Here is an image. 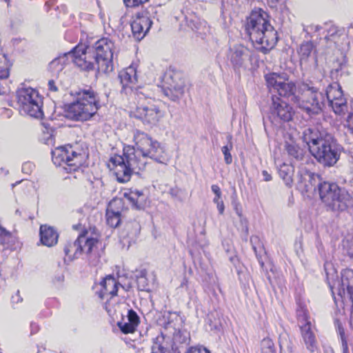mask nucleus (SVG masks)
I'll use <instances>...</instances> for the list:
<instances>
[{
  "instance_id": "56",
  "label": "nucleus",
  "mask_w": 353,
  "mask_h": 353,
  "mask_svg": "<svg viewBox=\"0 0 353 353\" xmlns=\"http://www.w3.org/2000/svg\"><path fill=\"white\" fill-rule=\"evenodd\" d=\"M189 26H190V27L191 28L192 30H194V28H196L194 24H193L192 26L191 24H190Z\"/></svg>"
},
{
  "instance_id": "33",
  "label": "nucleus",
  "mask_w": 353,
  "mask_h": 353,
  "mask_svg": "<svg viewBox=\"0 0 353 353\" xmlns=\"http://www.w3.org/2000/svg\"><path fill=\"white\" fill-rule=\"evenodd\" d=\"M285 150L290 157L296 161H303L305 157V152L299 146L294 143H287Z\"/></svg>"
},
{
  "instance_id": "2",
  "label": "nucleus",
  "mask_w": 353,
  "mask_h": 353,
  "mask_svg": "<svg viewBox=\"0 0 353 353\" xmlns=\"http://www.w3.org/2000/svg\"><path fill=\"white\" fill-rule=\"evenodd\" d=\"M114 42L108 38L98 40L92 46H77L68 53L74 63L83 70L108 73L113 70Z\"/></svg>"
},
{
  "instance_id": "28",
  "label": "nucleus",
  "mask_w": 353,
  "mask_h": 353,
  "mask_svg": "<svg viewBox=\"0 0 353 353\" xmlns=\"http://www.w3.org/2000/svg\"><path fill=\"white\" fill-rule=\"evenodd\" d=\"M299 56L301 65L307 64L309 62L310 57H313L314 63L316 65V50L314 43L312 41L303 42L297 50Z\"/></svg>"
},
{
  "instance_id": "20",
  "label": "nucleus",
  "mask_w": 353,
  "mask_h": 353,
  "mask_svg": "<svg viewBox=\"0 0 353 353\" xmlns=\"http://www.w3.org/2000/svg\"><path fill=\"white\" fill-rule=\"evenodd\" d=\"M337 293L341 298L347 296L352 302V312L350 319V325L353 330V270L346 269L341 272V283H338Z\"/></svg>"
},
{
  "instance_id": "55",
  "label": "nucleus",
  "mask_w": 353,
  "mask_h": 353,
  "mask_svg": "<svg viewBox=\"0 0 353 353\" xmlns=\"http://www.w3.org/2000/svg\"><path fill=\"white\" fill-rule=\"evenodd\" d=\"M349 253H350V256H351L352 257H353V241H352V244H351V246H350V248Z\"/></svg>"
},
{
  "instance_id": "44",
  "label": "nucleus",
  "mask_w": 353,
  "mask_h": 353,
  "mask_svg": "<svg viewBox=\"0 0 353 353\" xmlns=\"http://www.w3.org/2000/svg\"><path fill=\"white\" fill-rule=\"evenodd\" d=\"M240 219V223L241 227V230L246 235L248 234V220L241 215V217H239Z\"/></svg>"
},
{
  "instance_id": "24",
  "label": "nucleus",
  "mask_w": 353,
  "mask_h": 353,
  "mask_svg": "<svg viewBox=\"0 0 353 353\" xmlns=\"http://www.w3.org/2000/svg\"><path fill=\"white\" fill-rule=\"evenodd\" d=\"M123 207L121 199H114L109 203L106 210V221L112 228H117L121 222V211Z\"/></svg>"
},
{
  "instance_id": "1",
  "label": "nucleus",
  "mask_w": 353,
  "mask_h": 353,
  "mask_svg": "<svg viewBox=\"0 0 353 353\" xmlns=\"http://www.w3.org/2000/svg\"><path fill=\"white\" fill-rule=\"evenodd\" d=\"M135 147L123 148V155H114L110 159L108 167L119 183L130 181L133 173H138L145 167L146 158L162 163L163 150L160 143L153 141L146 133L140 130L134 132Z\"/></svg>"
},
{
  "instance_id": "21",
  "label": "nucleus",
  "mask_w": 353,
  "mask_h": 353,
  "mask_svg": "<svg viewBox=\"0 0 353 353\" xmlns=\"http://www.w3.org/2000/svg\"><path fill=\"white\" fill-rule=\"evenodd\" d=\"M121 84L122 85V92L135 98V92H145L141 88H134L137 81V70L134 66H130L120 72L119 74Z\"/></svg>"
},
{
  "instance_id": "54",
  "label": "nucleus",
  "mask_w": 353,
  "mask_h": 353,
  "mask_svg": "<svg viewBox=\"0 0 353 353\" xmlns=\"http://www.w3.org/2000/svg\"><path fill=\"white\" fill-rule=\"evenodd\" d=\"M221 195L215 196V197L213 199L214 203L216 204V203H219L220 202H222L223 201L221 200Z\"/></svg>"
},
{
  "instance_id": "32",
  "label": "nucleus",
  "mask_w": 353,
  "mask_h": 353,
  "mask_svg": "<svg viewBox=\"0 0 353 353\" xmlns=\"http://www.w3.org/2000/svg\"><path fill=\"white\" fill-rule=\"evenodd\" d=\"M14 241L15 237L14 235L0 225V245L3 248L8 249L14 244Z\"/></svg>"
},
{
  "instance_id": "30",
  "label": "nucleus",
  "mask_w": 353,
  "mask_h": 353,
  "mask_svg": "<svg viewBox=\"0 0 353 353\" xmlns=\"http://www.w3.org/2000/svg\"><path fill=\"white\" fill-rule=\"evenodd\" d=\"M124 196L132 203V205L137 209H141L144 205L145 196L141 191L130 190L129 192H125Z\"/></svg>"
},
{
  "instance_id": "53",
  "label": "nucleus",
  "mask_w": 353,
  "mask_h": 353,
  "mask_svg": "<svg viewBox=\"0 0 353 353\" xmlns=\"http://www.w3.org/2000/svg\"><path fill=\"white\" fill-rule=\"evenodd\" d=\"M216 207H217L219 214H223L224 212V210H225L223 201L216 203Z\"/></svg>"
},
{
  "instance_id": "58",
  "label": "nucleus",
  "mask_w": 353,
  "mask_h": 353,
  "mask_svg": "<svg viewBox=\"0 0 353 353\" xmlns=\"http://www.w3.org/2000/svg\"><path fill=\"white\" fill-rule=\"evenodd\" d=\"M319 30V26H315V30H316V31H317V30Z\"/></svg>"
},
{
  "instance_id": "8",
  "label": "nucleus",
  "mask_w": 353,
  "mask_h": 353,
  "mask_svg": "<svg viewBox=\"0 0 353 353\" xmlns=\"http://www.w3.org/2000/svg\"><path fill=\"white\" fill-rule=\"evenodd\" d=\"M99 241L97 238H86L80 234L74 241H68L64 247V252L70 259L78 258L83 252L87 254V259L92 265H97L100 261L99 250Z\"/></svg>"
},
{
  "instance_id": "14",
  "label": "nucleus",
  "mask_w": 353,
  "mask_h": 353,
  "mask_svg": "<svg viewBox=\"0 0 353 353\" xmlns=\"http://www.w3.org/2000/svg\"><path fill=\"white\" fill-rule=\"evenodd\" d=\"M266 83L270 91L277 92L283 97H292L295 101L296 86L293 82L288 81V75L285 72H272L265 76Z\"/></svg>"
},
{
  "instance_id": "59",
  "label": "nucleus",
  "mask_w": 353,
  "mask_h": 353,
  "mask_svg": "<svg viewBox=\"0 0 353 353\" xmlns=\"http://www.w3.org/2000/svg\"><path fill=\"white\" fill-rule=\"evenodd\" d=\"M4 1L8 3V6H9V5H10V0H4Z\"/></svg>"
},
{
  "instance_id": "25",
  "label": "nucleus",
  "mask_w": 353,
  "mask_h": 353,
  "mask_svg": "<svg viewBox=\"0 0 353 353\" xmlns=\"http://www.w3.org/2000/svg\"><path fill=\"white\" fill-rule=\"evenodd\" d=\"M139 323V317L133 310H128V315L117 323V325L123 334H131L136 331Z\"/></svg>"
},
{
  "instance_id": "36",
  "label": "nucleus",
  "mask_w": 353,
  "mask_h": 353,
  "mask_svg": "<svg viewBox=\"0 0 353 353\" xmlns=\"http://www.w3.org/2000/svg\"><path fill=\"white\" fill-rule=\"evenodd\" d=\"M10 63L5 54L0 55V79H6L9 76Z\"/></svg>"
},
{
  "instance_id": "26",
  "label": "nucleus",
  "mask_w": 353,
  "mask_h": 353,
  "mask_svg": "<svg viewBox=\"0 0 353 353\" xmlns=\"http://www.w3.org/2000/svg\"><path fill=\"white\" fill-rule=\"evenodd\" d=\"M315 177L317 176L307 170H300L296 177L297 188L302 192L310 191L315 185Z\"/></svg>"
},
{
  "instance_id": "16",
  "label": "nucleus",
  "mask_w": 353,
  "mask_h": 353,
  "mask_svg": "<svg viewBox=\"0 0 353 353\" xmlns=\"http://www.w3.org/2000/svg\"><path fill=\"white\" fill-rule=\"evenodd\" d=\"M296 316L301 336L306 348L310 352H314L317 350L318 343L312 329V323L309 321L307 310L303 307H300V308L296 310Z\"/></svg>"
},
{
  "instance_id": "9",
  "label": "nucleus",
  "mask_w": 353,
  "mask_h": 353,
  "mask_svg": "<svg viewBox=\"0 0 353 353\" xmlns=\"http://www.w3.org/2000/svg\"><path fill=\"white\" fill-rule=\"evenodd\" d=\"M137 100L136 109L131 112V117L139 119L144 125H155L163 117L154 99L148 96L145 92H135Z\"/></svg>"
},
{
  "instance_id": "48",
  "label": "nucleus",
  "mask_w": 353,
  "mask_h": 353,
  "mask_svg": "<svg viewBox=\"0 0 353 353\" xmlns=\"http://www.w3.org/2000/svg\"><path fill=\"white\" fill-rule=\"evenodd\" d=\"M234 210L236 212V214L238 215L239 217H241L242 214V209L241 207V205L238 203H233Z\"/></svg>"
},
{
  "instance_id": "11",
  "label": "nucleus",
  "mask_w": 353,
  "mask_h": 353,
  "mask_svg": "<svg viewBox=\"0 0 353 353\" xmlns=\"http://www.w3.org/2000/svg\"><path fill=\"white\" fill-rule=\"evenodd\" d=\"M83 150L75 145H67L52 151V161L57 166H62L67 172L77 171L82 165Z\"/></svg>"
},
{
  "instance_id": "18",
  "label": "nucleus",
  "mask_w": 353,
  "mask_h": 353,
  "mask_svg": "<svg viewBox=\"0 0 353 353\" xmlns=\"http://www.w3.org/2000/svg\"><path fill=\"white\" fill-rule=\"evenodd\" d=\"M325 101L336 114H341L347 110L346 99L343 96L341 87L337 82L328 85L325 91Z\"/></svg>"
},
{
  "instance_id": "40",
  "label": "nucleus",
  "mask_w": 353,
  "mask_h": 353,
  "mask_svg": "<svg viewBox=\"0 0 353 353\" xmlns=\"http://www.w3.org/2000/svg\"><path fill=\"white\" fill-rule=\"evenodd\" d=\"M339 334L341 336V343H342L343 353H349L347 343V341L345 337L344 330L342 328H341L340 327H339Z\"/></svg>"
},
{
  "instance_id": "19",
  "label": "nucleus",
  "mask_w": 353,
  "mask_h": 353,
  "mask_svg": "<svg viewBox=\"0 0 353 353\" xmlns=\"http://www.w3.org/2000/svg\"><path fill=\"white\" fill-rule=\"evenodd\" d=\"M270 108V118L275 122H288L292 119L293 108L283 99L273 96Z\"/></svg>"
},
{
  "instance_id": "29",
  "label": "nucleus",
  "mask_w": 353,
  "mask_h": 353,
  "mask_svg": "<svg viewBox=\"0 0 353 353\" xmlns=\"http://www.w3.org/2000/svg\"><path fill=\"white\" fill-rule=\"evenodd\" d=\"M101 285L103 288L102 298L105 295L116 296L117 294L118 286L120 285L112 275L107 276L101 283Z\"/></svg>"
},
{
  "instance_id": "6",
  "label": "nucleus",
  "mask_w": 353,
  "mask_h": 353,
  "mask_svg": "<svg viewBox=\"0 0 353 353\" xmlns=\"http://www.w3.org/2000/svg\"><path fill=\"white\" fill-rule=\"evenodd\" d=\"M75 99L65 108V117L74 121H88L98 111L100 105L97 94L91 88L72 91Z\"/></svg>"
},
{
  "instance_id": "37",
  "label": "nucleus",
  "mask_w": 353,
  "mask_h": 353,
  "mask_svg": "<svg viewBox=\"0 0 353 353\" xmlns=\"http://www.w3.org/2000/svg\"><path fill=\"white\" fill-rule=\"evenodd\" d=\"M227 139L228 140V144L222 147L221 151L224 155V160L225 163L230 164L232 162V157L230 154V151L232 150L233 148L232 143L231 141L232 136L228 135L227 137Z\"/></svg>"
},
{
  "instance_id": "43",
  "label": "nucleus",
  "mask_w": 353,
  "mask_h": 353,
  "mask_svg": "<svg viewBox=\"0 0 353 353\" xmlns=\"http://www.w3.org/2000/svg\"><path fill=\"white\" fill-rule=\"evenodd\" d=\"M34 168L33 163L30 162H26L22 165L21 170L23 173L29 174L32 172Z\"/></svg>"
},
{
  "instance_id": "35",
  "label": "nucleus",
  "mask_w": 353,
  "mask_h": 353,
  "mask_svg": "<svg viewBox=\"0 0 353 353\" xmlns=\"http://www.w3.org/2000/svg\"><path fill=\"white\" fill-rule=\"evenodd\" d=\"M66 54L53 59L49 64V68L52 72L58 74L61 72L65 64Z\"/></svg>"
},
{
  "instance_id": "45",
  "label": "nucleus",
  "mask_w": 353,
  "mask_h": 353,
  "mask_svg": "<svg viewBox=\"0 0 353 353\" xmlns=\"http://www.w3.org/2000/svg\"><path fill=\"white\" fill-rule=\"evenodd\" d=\"M261 345L263 347V349L266 347L270 350V352L273 353L274 343L271 339H264L262 341Z\"/></svg>"
},
{
  "instance_id": "39",
  "label": "nucleus",
  "mask_w": 353,
  "mask_h": 353,
  "mask_svg": "<svg viewBox=\"0 0 353 353\" xmlns=\"http://www.w3.org/2000/svg\"><path fill=\"white\" fill-rule=\"evenodd\" d=\"M344 126L350 134H353V112L347 115Z\"/></svg>"
},
{
  "instance_id": "10",
  "label": "nucleus",
  "mask_w": 353,
  "mask_h": 353,
  "mask_svg": "<svg viewBox=\"0 0 353 353\" xmlns=\"http://www.w3.org/2000/svg\"><path fill=\"white\" fill-rule=\"evenodd\" d=\"M300 88L302 93L295 97V103L311 117L320 114L325 105V94L310 83H303Z\"/></svg>"
},
{
  "instance_id": "12",
  "label": "nucleus",
  "mask_w": 353,
  "mask_h": 353,
  "mask_svg": "<svg viewBox=\"0 0 353 353\" xmlns=\"http://www.w3.org/2000/svg\"><path fill=\"white\" fill-rule=\"evenodd\" d=\"M17 97L21 112L37 119L43 117V101L37 90L21 84L17 91Z\"/></svg>"
},
{
  "instance_id": "27",
  "label": "nucleus",
  "mask_w": 353,
  "mask_h": 353,
  "mask_svg": "<svg viewBox=\"0 0 353 353\" xmlns=\"http://www.w3.org/2000/svg\"><path fill=\"white\" fill-rule=\"evenodd\" d=\"M59 234L57 232L50 226L46 225L40 227V241L43 245L47 247L54 246L57 243Z\"/></svg>"
},
{
  "instance_id": "7",
  "label": "nucleus",
  "mask_w": 353,
  "mask_h": 353,
  "mask_svg": "<svg viewBox=\"0 0 353 353\" xmlns=\"http://www.w3.org/2000/svg\"><path fill=\"white\" fill-rule=\"evenodd\" d=\"M321 200L327 211L336 214L353 207V197L347 190L340 188L336 183L323 181L318 185Z\"/></svg>"
},
{
  "instance_id": "3",
  "label": "nucleus",
  "mask_w": 353,
  "mask_h": 353,
  "mask_svg": "<svg viewBox=\"0 0 353 353\" xmlns=\"http://www.w3.org/2000/svg\"><path fill=\"white\" fill-rule=\"evenodd\" d=\"M268 14L261 9L254 10L247 20L245 30L255 47L264 54L277 43V32L268 20Z\"/></svg>"
},
{
  "instance_id": "46",
  "label": "nucleus",
  "mask_w": 353,
  "mask_h": 353,
  "mask_svg": "<svg viewBox=\"0 0 353 353\" xmlns=\"http://www.w3.org/2000/svg\"><path fill=\"white\" fill-rule=\"evenodd\" d=\"M137 284L139 288H141V290H143L146 284V278L145 275L141 273V275L137 278Z\"/></svg>"
},
{
  "instance_id": "34",
  "label": "nucleus",
  "mask_w": 353,
  "mask_h": 353,
  "mask_svg": "<svg viewBox=\"0 0 353 353\" xmlns=\"http://www.w3.org/2000/svg\"><path fill=\"white\" fill-rule=\"evenodd\" d=\"M152 353H169L165 345V336L162 334L153 340Z\"/></svg>"
},
{
  "instance_id": "49",
  "label": "nucleus",
  "mask_w": 353,
  "mask_h": 353,
  "mask_svg": "<svg viewBox=\"0 0 353 353\" xmlns=\"http://www.w3.org/2000/svg\"><path fill=\"white\" fill-rule=\"evenodd\" d=\"M48 89L50 91L57 92L58 90L57 87L55 85V83L53 80H50L48 81Z\"/></svg>"
},
{
  "instance_id": "23",
  "label": "nucleus",
  "mask_w": 353,
  "mask_h": 353,
  "mask_svg": "<svg viewBox=\"0 0 353 353\" xmlns=\"http://www.w3.org/2000/svg\"><path fill=\"white\" fill-rule=\"evenodd\" d=\"M326 131H320L316 128H306L303 131V141L308 145L310 152L313 150L312 146H318L321 141L324 140L325 135H329Z\"/></svg>"
},
{
  "instance_id": "57",
  "label": "nucleus",
  "mask_w": 353,
  "mask_h": 353,
  "mask_svg": "<svg viewBox=\"0 0 353 353\" xmlns=\"http://www.w3.org/2000/svg\"><path fill=\"white\" fill-rule=\"evenodd\" d=\"M330 288H331L332 293L334 294V288L333 286L330 285Z\"/></svg>"
},
{
  "instance_id": "51",
  "label": "nucleus",
  "mask_w": 353,
  "mask_h": 353,
  "mask_svg": "<svg viewBox=\"0 0 353 353\" xmlns=\"http://www.w3.org/2000/svg\"><path fill=\"white\" fill-rule=\"evenodd\" d=\"M262 175H263V180H264L265 181H271V180H272V176H271V174H269V173L268 172V171H266V170H263V171L262 172Z\"/></svg>"
},
{
  "instance_id": "38",
  "label": "nucleus",
  "mask_w": 353,
  "mask_h": 353,
  "mask_svg": "<svg viewBox=\"0 0 353 353\" xmlns=\"http://www.w3.org/2000/svg\"><path fill=\"white\" fill-rule=\"evenodd\" d=\"M185 353H211L210 351L203 345L190 347Z\"/></svg>"
},
{
  "instance_id": "41",
  "label": "nucleus",
  "mask_w": 353,
  "mask_h": 353,
  "mask_svg": "<svg viewBox=\"0 0 353 353\" xmlns=\"http://www.w3.org/2000/svg\"><path fill=\"white\" fill-rule=\"evenodd\" d=\"M148 1V0H123V2L127 7L133 8L139 6Z\"/></svg>"
},
{
  "instance_id": "31",
  "label": "nucleus",
  "mask_w": 353,
  "mask_h": 353,
  "mask_svg": "<svg viewBox=\"0 0 353 353\" xmlns=\"http://www.w3.org/2000/svg\"><path fill=\"white\" fill-rule=\"evenodd\" d=\"M294 172V166L291 164L283 163L280 165L279 169V174L283 180L285 184L291 187L293 183V175Z\"/></svg>"
},
{
  "instance_id": "5",
  "label": "nucleus",
  "mask_w": 353,
  "mask_h": 353,
  "mask_svg": "<svg viewBox=\"0 0 353 353\" xmlns=\"http://www.w3.org/2000/svg\"><path fill=\"white\" fill-rule=\"evenodd\" d=\"M268 14L261 9L254 10L247 20L245 30L255 47L264 54L277 43V32L268 20Z\"/></svg>"
},
{
  "instance_id": "13",
  "label": "nucleus",
  "mask_w": 353,
  "mask_h": 353,
  "mask_svg": "<svg viewBox=\"0 0 353 353\" xmlns=\"http://www.w3.org/2000/svg\"><path fill=\"white\" fill-rule=\"evenodd\" d=\"M311 154L324 166H332L339 159L341 148L332 134L325 135L318 146H312Z\"/></svg>"
},
{
  "instance_id": "17",
  "label": "nucleus",
  "mask_w": 353,
  "mask_h": 353,
  "mask_svg": "<svg viewBox=\"0 0 353 353\" xmlns=\"http://www.w3.org/2000/svg\"><path fill=\"white\" fill-rule=\"evenodd\" d=\"M184 87L185 81L181 73L169 71L165 74L163 92L172 101H176L183 97Z\"/></svg>"
},
{
  "instance_id": "42",
  "label": "nucleus",
  "mask_w": 353,
  "mask_h": 353,
  "mask_svg": "<svg viewBox=\"0 0 353 353\" xmlns=\"http://www.w3.org/2000/svg\"><path fill=\"white\" fill-rule=\"evenodd\" d=\"M285 342L286 344H285V342L283 341H281L280 343V347L281 351H285L286 349V350L289 353H293V346L291 341H288L287 340H285Z\"/></svg>"
},
{
  "instance_id": "50",
  "label": "nucleus",
  "mask_w": 353,
  "mask_h": 353,
  "mask_svg": "<svg viewBox=\"0 0 353 353\" xmlns=\"http://www.w3.org/2000/svg\"><path fill=\"white\" fill-rule=\"evenodd\" d=\"M211 189L212 191L214 193L215 196L221 195V189L217 185H212Z\"/></svg>"
},
{
  "instance_id": "47",
  "label": "nucleus",
  "mask_w": 353,
  "mask_h": 353,
  "mask_svg": "<svg viewBox=\"0 0 353 353\" xmlns=\"http://www.w3.org/2000/svg\"><path fill=\"white\" fill-rule=\"evenodd\" d=\"M22 298L20 296L19 291L18 290L17 293L13 295L11 298V302L13 305V306L16 304H18L19 303H21L22 301Z\"/></svg>"
},
{
  "instance_id": "52",
  "label": "nucleus",
  "mask_w": 353,
  "mask_h": 353,
  "mask_svg": "<svg viewBox=\"0 0 353 353\" xmlns=\"http://www.w3.org/2000/svg\"><path fill=\"white\" fill-rule=\"evenodd\" d=\"M179 192H180V190L178 189L177 188H171L170 190V194H171V196L172 197H175V198L178 197Z\"/></svg>"
},
{
  "instance_id": "15",
  "label": "nucleus",
  "mask_w": 353,
  "mask_h": 353,
  "mask_svg": "<svg viewBox=\"0 0 353 353\" xmlns=\"http://www.w3.org/2000/svg\"><path fill=\"white\" fill-rule=\"evenodd\" d=\"M253 55V53L243 45L236 44L230 48L227 57L234 72L240 73L248 68Z\"/></svg>"
},
{
  "instance_id": "22",
  "label": "nucleus",
  "mask_w": 353,
  "mask_h": 353,
  "mask_svg": "<svg viewBox=\"0 0 353 353\" xmlns=\"http://www.w3.org/2000/svg\"><path fill=\"white\" fill-rule=\"evenodd\" d=\"M152 21L147 14L138 15L131 23V29L137 40L142 39L149 31Z\"/></svg>"
},
{
  "instance_id": "4",
  "label": "nucleus",
  "mask_w": 353,
  "mask_h": 353,
  "mask_svg": "<svg viewBox=\"0 0 353 353\" xmlns=\"http://www.w3.org/2000/svg\"><path fill=\"white\" fill-rule=\"evenodd\" d=\"M268 14L261 9L254 10L247 20L245 30L255 47L264 54L277 43V32L268 20Z\"/></svg>"
}]
</instances>
